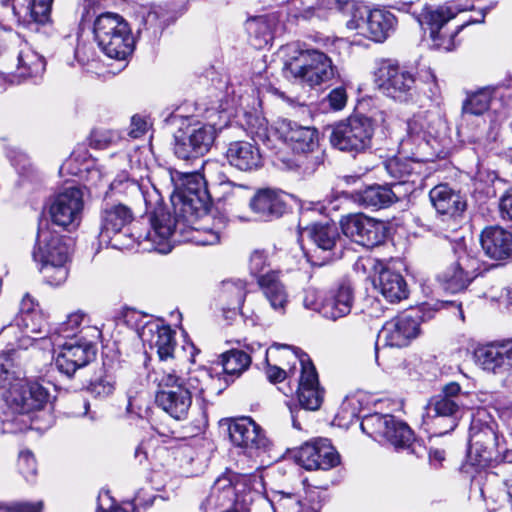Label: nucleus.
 <instances>
[{
	"mask_svg": "<svg viewBox=\"0 0 512 512\" xmlns=\"http://www.w3.org/2000/svg\"><path fill=\"white\" fill-rule=\"evenodd\" d=\"M112 195L123 197L131 202H143L146 213L150 214V229L138 236L139 244L162 254L171 251L173 228L184 231L203 215L207 208L208 191L198 174H187L182 186H176L171 194L174 217L163 207V197L150 179L137 181L125 173L117 175L110 184Z\"/></svg>",
	"mask_w": 512,
	"mask_h": 512,
	"instance_id": "1",
	"label": "nucleus"
},
{
	"mask_svg": "<svg viewBox=\"0 0 512 512\" xmlns=\"http://www.w3.org/2000/svg\"><path fill=\"white\" fill-rule=\"evenodd\" d=\"M0 390L7 409L15 414L40 411L49 402L48 390L25 377L14 348L0 352Z\"/></svg>",
	"mask_w": 512,
	"mask_h": 512,
	"instance_id": "2",
	"label": "nucleus"
},
{
	"mask_svg": "<svg viewBox=\"0 0 512 512\" xmlns=\"http://www.w3.org/2000/svg\"><path fill=\"white\" fill-rule=\"evenodd\" d=\"M40 272L51 286H60L69 276L71 239L49 229H40L32 253Z\"/></svg>",
	"mask_w": 512,
	"mask_h": 512,
	"instance_id": "3",
	"label": "nucleus"
},
{
	"mask_svg": "<svg viewBox=\"0 0 512 512\" xmlns=\"http://www.w3.org/2000/svg\"><path fill=\"white\" fill-rule=\"evenodd\" d=\"M427 88H419L412 73L390 60L383 61L376 73V81L385 95L401 103L416 102L421 92L429 99H436L440 90L436 77L428 72Z\"/></svg>",
	"mask_w": 512,
	"mask_h": 512,
	"instance_id": "4",
	"label": "nucleus"
},
{
	"mask_svg": "<svg viewBox=\"0 0 512 512\" xmlns=\"http://www.w3.org/2000/svg\"><path fill=\"white\" fill-rule=\"evenodd\" d=\"M94 39L101 51L116 60H125L135 47L128 22L113 12L101 13L93 24Z\"/></svg>",
	"mask_w": 512,
	"mask_h": 512,
	"instance_id": "5",
	"label": "nucleus"
},
{
	"mask_svg": "<svg viewBox=\"0 0 512 512\" xmlns=\"http://www.w3.org/2000/svg\"><path fill=\"white\" fill-rule=\"evenodd\" d=\"M150 380L157 384L155 402L164 412L176 420H185L192 405V393L187 380L170 371H154Z\"/></svg>",
	"mask_w": 512,
	"mask_h": 512,
	"instance_id": "6",
	"label": "nucleus"
},
{
	"mask_svg": "<svg viewBox=\"0 0 512 512\" xmlns=\"http://www.w3.org/2000/svg\"><path fill=\"white\" fill-rule=\"evenodd\" d=\"M284 73L289 79L315 87L333 79L336 68L325 53L317 49H302L285 62Z\"/></svg>",
	"mask_w": 512,
	"mask_h": 512,
	"instance_id": "7",
	"label": "nucleus"
},
{
	"mask_svg": "<svg viewBox=\"0 0 512 512\" xmlns=\"http://www.w3.org/2000/svg\"><path fill=\"white\" fill-rule=\"evenodd\" d=\"M183 120L181 126L174 134V154L183 160H191L204 156L211 148L217 131L214 126L203 124L200 121L183 117L173 113V123Z\"/></svg>",
	"mask_w": 512,
	"mask_h": 512,
	"instance_id": "8",
	"label": "nucleus"
},
{
	"mask_svg": "<svg viewBox=\"0 0 512 512\" xmlns=\"http://www.w3.org/2000/svg\"><path fill=\"white\" fill-rule=\"evenodd\" d=\"M411 13L422 29L430 31V37L434 46L445 51H452L455 48L454 38L466 23L458 25L453 31H447L445 25L455 16L458 11L448 6H410Z\"/></svg>",
	"mask_w": 512,
	"mask_h": 512,
	"instance_id": "9",
	"label": "nucleus"
},
{
	"mask_svg": "<svg viewBox=\"0 0 512 512\" xmlns=\"http://www.w3.org/2000/svg\"><path fill=\"white\" fill-rule=\"evenodd\" d=\"M373 135L372 120L363 115H354L334 125L330 142L336 149L356 156L371 148Z\"/></svg>",
	"mask_w": 512,
	"mask_h": 512,
	"instance_id": "10",
	"label": "nucleus"
},
{
	"mask_svg": "<svg viewBox=\"0 0 512 512\" xmlns=\"http://www.w3.org/2000/svg\"><path fill=\"white\" fill-rule=\"evenodd\" d=\"M228 436L233 446L243 451L242 465L250 462L254 453L266 452L271 445L264 430L251 417L226 418Z\"/></svg>",
	"mask_w": 512,
	"mask_h": 512,
	"instance_id": "11",
	"label": "nucleus"
},
{
	"mask_svg": "<svg viewBox=\"0 0 512 512\" xmlns=\"http://www.w3.org/2000/svg\"><path fill=\"white\" fill-rule=\"evenodd\" d=\"M133 218V212L127 205L106 203L100 214V241L118 250L129 248L133 240L123 231Z\"/></svg>",
	"mask_w": 512,
	"mask_h": 512,
	"instance_id": "12",
	"label": "nucleus"
},
{
	"mask_svg": "<svg viewBox=\"0 0 512 512\" xmlns=\"http://www.w3.org/2000/svg\"><path fill=\"white\" fill-rule=\"evenodd\" d=\"M49 341L55 351L58 349L55 358L56 368L68 378L86 366L96 354L92 342L85 338L62 340L59 336H50Z\"/></svg>",
	"mask_w": 512,
	"mask_h": 512,
	"instance_id": "13",
	"label": "nucleus"
},
{
	"mask_svg": "<svg viewBox=\"0 0 512 512\" xmlns=\"http://www.w3.org/2000/svg\"><path fill=\"white\" fill-rule=\"evenodd\" d=\"M141 318V322L137 324L136 330L139 338L144 345H148L151 349H155L160 361H168L175 358V350L177 347L175 339V331L170 326L165 325L160 319H147L135 311H131L126 318Z\"/></svg>",
	"mask_w": 512,
	"mask_h": 512,
	"instance_id": "14",
	"label": "nucleus"
},
{
	"mask_svg": "<svg viewBox=\"0 0 512 512\" xmlns=\"http://www.w3.org/2000/svg\"><path fill=\"white\" fill-rule=\"evenodd\" d=\"M83 207L81 189L76 186H68L52 198L49 214L52 222L60 227H76L80 223Z\"/></svg>",
	"mask_w": 512,
	"mask_h": 512,
	"instance_id": "15",
	"label": "nucleus"
},
{
	"mask_svg": "<svg viewBox=\"0 0 512 512\" xmlns=\"http://www.w3.org/2000/svg\"><path fill=\"white\" fill-rule=\"evenodd\" d=\"M294 362L301 366L297 395L302 408L315 411L320 408L323 401V390L319 387L318 374L310 357L305 352L295 350L292 353Z\"/></svg>",
	"mask_w": 512,
	"mask_h": 512,
	"instance_id": "16",
	"label": "nucleus"
},
{
	"mask_svg": "<svg viewBox=\"0 0 512 512\" xmlns=\"http://www.w3.org/2000/svg\"><path fill=\"white\" fill-rule=\"evenodd\" d=\"M340 224L345 236L364 247H375L385 239L384 225L364 214L347 215Z\"/></svg>",
	"mask_w": 512,
	"mask_h": 512,
	"instance_id": "17",
	"label": "nucleus"
},
{
	"mask_svg": "<svg viewBox=\"0 0 512 512\" xmlns=\"http://www.w3.org/2000/svg\"><path fill=\"white\" fill-rule=\"evenodd\" d=\"M306 470H329L340 463V456L328 439H316L303 444L296 455Z\"/></svg>",
	"mask_w": 512,
	"mask_h": 512,
	"instance_id": "18",
	"label": "nucleus"
},
{
	"mask_svg": "<svg viewBox=\"0 0 512 512\" xmlns=\"http://www.w3.org/2000/svg\"><path fill=\"white\" fill-rule=\"evenodd\" d=\"M276 131L294 153H313L319 147V133L314 127L303 126L290 119H280Z\"/></svg>",
	"mask_w": 512,
	"mask_h": 512,
	"instance_id": "19",
	"label": "nucleus"
},
{
	"mask_svg": "<svg viewBox=\"0 0 512 512\" xmlns=\"http://www.w3.org/2000/svg\"><path fill=\"white\" fill-rule=\"evenodd\" d=\"M474 358L484 371L504 375L512 370V340L479 346L474 351Z\"/></svg>",
	"mask_w": 512,
	"mask_h": 512,
	"instance_id": "20",
	"label": "nucleus"
},
{
	"mask_svg": "<svg viewBox=\"0 0 512 512\" xmlns=\"http://www.w3.org/2000/svg\"><path fill=\"white\" fill-rule=\"evenodd\" d=\"M22 327V336L17 338L16 345L10 344L11 349L15 350L27 348L32 344L33 341L46 340L50 338V330L48 329V323L42 313L26 314L20 316L16 320V324H9L3 327L1 334L10 335L15 334L18 328ZM8 348L5 352H8ZM17 359L19 358L18 351H16Z\"/></svg>",
	"mask_w": 512,
	"mask_h": 512,
	"instance_id": "21",
	"label": "nucleus"
},
{
	"mask_svg": "<svg viewBox=\"0 0 512 512\" xmlns=\"http://www.w3.org/2000/svg\"><path fill=\"white\" fill-rule=\"evenodd\" d=\"M494 428L480 420H473L470 426L468 457L474 465L484 466L491 459L497 446Z\"/></svg>",
	"mask_w": 512,
	"mask_h": 512,
	"instance_id": "22",
	"label": "nucleus"
},
{
	"mask_svg": "<svg viewBox=\"0 0 512 512\" xmlns=\"http://www.w3.org/2000/svg\"><path fill=\"white\" fill-rule=\"evenodd\" d=\"M53 0H1L3 7H11L17 22L27 28L50 21Z\"/></svg>",
	"mask_w": 512,
	"mask_h": 512,
	"instance_id": "23",
	"label": "nucleus"
},
{
	"mask_svg": "<svg viewBox=\"0 0 512 512\" xmlns=\"http://www.w3.org/2000/svg\"><path fill=\"white\" fill-rule=\"evenodd\" d=\"M419 334V322L410 315L402 314L387 321L379 333V339L390 347H404Z\"/></svg>",
	"mask_w": 512,
	"mask_h": 512,
	"instance_id": "24",
	"label": "nucleus"
},
{
	"mask_svg": "<svg viewBox=\"0 0 512 512\" xmlns=\"http://www.w3.org/2000/svg\"><path fill=\"white\" fill-rule=\"evenodd\" d=\"M137 33L149 40L157 39L168 25L169 10L156 4L139 5L135 10Z\"/></svg>",
	"mask_w": 512,
	"mask_h": 512,
	"instance_id": "25",
	"label": "nucleus"
},
{
	"mask_svg": "<svg viewBox=\"0 0 512 512\" xmlns=\"http://www.w3.org/2000/svg\"><path fill=\"white\" fill-rule=\"evenodd\" d=\"M480 244L486 256L502 261L512 257V232L498 225L485 227Z\"/></svg>",
	"mask_w": 512,
	"mask_h": 512,
	"instance_id": "26",
	"label": "nucleus"
},
{
	"mask_svg": "<svg viewBox=\"0 0 512 512\" xmlns=\"http://www.w3.org/2000/svg\"><path fill=\"white\" fill-rule=\"evenodd\" d=\"M395 25V16L391 12L382 9L370 10L366 19L362 20V24L355 20L348 22L349 28L356 29L364 26L367 37L375 42H384L394 31Z\"/></svg>",
	"mask_w": 512,
	"mask_h": 512,
	"instance_id": "27",
	"label": "nucleus"
},
{
	"mask_svg": "<svg viewBox=\"0 0 512 512\" xmlns=\"http://www.w3.org/2000/svg\"><path fill=\"white\" fill-rule=\"evenodd\" d=\"M354 304V289L349 283H341L328 291L323 299L322 316L338 320L347 316Z\"/></svg>",
	"mask_w": 512,
	"mask_h": 512,
	"instance_id": "28",
	"label": "nucleus"
},
{
	"mask_svg": "<svg viewBox=\"0 0 512 512\" xmlns=\"http://www.w3.org/2000/svg\"><path fill=\"white\" fill-rule=\"evenodd\" d=\"M429 198L438 214L451 218L462 215L467 207L466 200L460 192L447 184H439L432 188Z\"/></svg>",
	"mask_w": 512,
	"mask_h": 512,
	"instance_id": "29",
	"label": "nucleus"
},
{
	"mask_svg": "<svg viewBox=\"0 0 512 512\" xmlns=\"http://www.w3.org/2000/svg\"><path fill=\"white\" fill-rule=\"evenodd\" d=\"M284 196V193L275 189H260L251 198L249 205L261 219L272 220L286 212L287 204Z\"/></svg>",
	"mask_w": 512,
	"mask_h": 512,
	"instance_id": "30",
	"label": "nucleus"
},
{
	"mask_svg": "<svg viewBox=\"0 0 512 512\" xmlns=\"http://www.w3.org/2000/svg\"><path fill=\"white\" fill-rule=\"evenodd\" d=\"M45 60L28 43H22L17 53L15 71L12 73V82L20 83L22 80L40 77L45 71Z\"/></svg>",
	"mask_w": 512,
	"mask_h": 512,
	"instance_id": "31",
	"label": "nucleus"
},
{
	"mask_svg": "<svg viewBox=\"0 0 512 512\" xmlns=\"http://www.w3.org/2000/svg\"><path fill=\"white\" fill-rule=\"evenodd\" d=\"M276 25L277 17L273 14L249 17L245 22L249 43L256 49L266 47L274 38Z\"/></svg>",
	"mask_w": 512,
	"mask_h": 512,
	"instance_id": "32",
	"label": "nucleus"
},
{
	"mask_svg": "<svg viewBox=\"0 0 512 512\" xmlns=\"http://www.w3.org/2000/svg\"><path fill=\"white\" fill-rule=\"evenodd\" d=\"M258 287L270 304V307L284 314L288 305V292L280 280V272H270L259 280Z\"/></svg>",
	"mask_w": 512,
	"mask_h": 512,
	"instance_id": "33",
	"label": "nucleus"
},
{
	"mask_svg": "<svg viewBox=\"0 0 512 512\" xmlns=\"http://www.w3.org/2000/svg\"><path fill=\"white\" fill-rule=\"evenodd\" d=\"M376 288L391 303H397L408 297V286L404 277L396 271L385 268L378 276Z\"/></svg>",
	"mask_w": 512,
	"mask_h": 512,
	"instance_id": "34",
	"label": "nucleus"
},
{
	"mask_svg": "<svg viewBox=\"0 0 512 512\" xmlns=\"http://www.w3.org/2000/svg\"><path fill=\"white\" fill-rule=\"evenodd\" d=\"M302 236H307L315 245L317 250L328 252L325 260L331 259V252L336 247L340 234L334 223H316L307 226L301 231Z\"/></svg>",
	"mask_w": 512,
	"mask_h": 512,
	"instance_id": "35",
	"label": "nucleus"
},
{
	"mask_svg": "<svg viewBox=\"0 0 512 512\" xmlns=\"http://www.w3.org/2000/svg\"><path fill=\"white\" fill-rule=\"evenodd\" d=\"M230 164L239 170L249 171L261 165V155L258 148L244 141L231 143L226 152Z\"/></svg>",
	"mask_w": 512,
	"mask_h": 512,
	"instance_id": "36",
	"label": "nucleus"
},
{
	"mask_svg": "<svg viewBox=\"0 0 512 512\" xmlns=\"http://www.w3.org/2000/svg\"><path fill=\"white\" fill-rule=\"evenodd\" d=\"M391 185H374L357 194V201L367 208L381 209L397 202L400 197Z\"/></svg>",
	"mask_w": 512,
	"mask_h": 512,
	"instance_id": "37",
	"label": "nucleus"
},
{
	"mask_svg": "<svg viewBox=\"0 0 512 512\" xmlns=\"http://www.w3.org/2000/svg\"><path fill=\"white\" fill-rule=\"evenodd\" d=\"M463 407L462 400H453L438 394L431 398L427 409L430 417L447 418L450 424L449 430H453L457 426V419Z\"/></svg>",
	"mask_w": 512,
	"mask_h": 512,
	"instance_id": "38",
	"label": "nucleus"
},
{
	"mask_svg": "<svg viewBox=\"0 0 512 512\" xmlns=\"http://www.w3.org/2000/svg\"><path fill=\"white\" fill-rule=\"evenodd\" d=\"M389 422L382 442L390 443L396 449H410L414 443V433L410 427L395 416Z\"/></svg>",
	"mask_w": 512,
	"mask_h": 512,
	"instance_id": "39",
	"label": "nucleus"
},
{
	"mask_svg": "<svg viewBox=\"0 0 512 512\" xmlns=\"http://www.w3.org/2000/svg\"><path fill=\"white\" fill-rule=\"evenodd\" d=\"M497 90V87L487 86L474 93L468 94L462 105V114L475 116L482 115L489 109L493 96L496 94Z\"/></svg>",
	"mask_w": 512,
	"mask_h": 512,
	"instance_id": "40",
	"label": "nucleus"
},
{
	"mask_svg": "<svg viewBox=\"0 0 512 512\" xmlns=\"http://www.w3.org/2000/svg\"><path fill=\"white\" fill-rule=\"evenodd\" d=\"M251 365V357L243 350H226V386L235 382Z\"/></svg>",
	"mask_w": 512,
	"mask_h": 512,
	"instance_id": "41",
	"label": "nucleus"
},
{
	"mask_svg": "<svg viewBox=\"0 0 512 512\" xmlns=\"http://www.w3.org/2000/svg\"><path fill=\"white\" fill-rule=\"evenodd\" d=\"M437 279L443 289L451 293H457L465 290L475 278L466 275L465 272L452 264L445 271L440 273Z\"/></svg>",
	"mask_w": 512,
	"mask_h": 512,
	"instance_id": "42",
	"label": "nucleus"
},
{
	"mask_svg": "<svg viewBox=\"0 0 512 512\" xmlns=\"http://www.w3.org/2000/svg\"><path fill=\"white\" fill-rule=\"evenodd\" d=\"M209 204H210V196L208 195L207 208H206V211H205V213L203 215H200L195 220V222L191 226H187L184 231H181L178 228L177 229L173 228V234H172V237H171V249L173 248V244L174 243L180 242V241H186V240L195 241L196 243H198L200 245H215V244H218L220 242V234H219V232H216V231H213V230L206 231L203 238H197L194 235H191V236L188 235L190 233V231L197 230V228L194 227V225L196 224V222H197V220L199 218H201V217H203V216H205L207 214L208 209H209Z\"/></svg>",
	"mask_w": 512,
	"mask_h": 512,
	"instance_id": "43",
	"label": "nucleus"
},
{
	"mask_svg": "<svg viewBox=\"0 0 512 512\" xmlns=\"http://www.w3.org/2000/svg\"><path fill=\"white\" fill-rule=\"evenodd\" d=\"M393 421V415L373 413L362 418L360 427L364 433L376 441L382 442L387 426Z\"/></svg>",
	"mask_w": 512,
	"mask_h": 512,
	"instance_id": "44",
	"label": "nucleus"
},
{
	"mask_svg": "<svg viewBox=\"0 0 512 512\" xmlns=\"http://www.w3.org/2000/svg\"><path fill=\"white\" fill-rule=\"evenodd\" d=\"M417 163L408 161V160H400V159H392L386 164V169L388 173L393 177L396 182L390 184L393 188L397 189L401 185H406L409 182H414L411 179L414 175V166Z\"/></svg>",
	"mask_w": 512,
	"mask_h": 512,
	"instance_id": "45",
	"label": "nucleus"
},
{
	"mask_svg": "<svg viewBox=\"0 0 512 512\" xmlns=\"http://www.w3.org/2000/svg\"><path fill=\"white\" fill-rule=\"evenodd\" d=\"M248 271L259 283V280L268 275L270 272H280L279 270H271L268 253L264 249L253 250L248 258Z\"/></svg>",
	"mask_w": 512,
	"mask_h": 512,
	"instance_id": "46",
	"label": "nucleus"
},
{
	"mask_svg": "<svg viewBox=\"0 0 512 512\" xmlns=\"http://www.w3.org/2000/svg\"><path fill=\"white\" fill-rule=\"evenodd\" d=\"M86 314L83 311H76L67 316V320L60 323L50 336H59L62 340L80 338L77 334L78 328L84 322Z\"/></svg>",
	"mask_w": 512,
	"mask_h": 512,
	"instance_id": "47",
	"label": "nucleus"
},
{
	"mask_svg": "<svg viewBox=\"0 0 512 512\" xmlns=\"http://www.w3.org/2000/svg\"><path fill=\"white\" fill-rule=\"evenodd\" d=\"M116 381L110 374H102L92 378L86 387L88 393L94 398L105 399L113 395Z\"/></svg>",
	"mask_w": 512,
	"mask_h": 512,
	"instance_id": "48",
	"label": "nucleus"
},
{
	"mask_svg": "<svg viewBox=\"0 0 512 512\" xmlns=\"http://www.w3.org/2000/svg\"><path fill=\"white\" fill-rule=\"evenodd\" d=\"M456 261L453 263L460 269L465 272L466 275L476 278L481 272V261L470 251L467 250L466 247L459 246L455 250Z\"/></svg>",
	"mask_w": 512,
	"mask_h": 512,
	"instance_id": "49",
	"label": "nucleus"
},
{
	"mask_svg": "<svg viewBox=\"0 0 512 512\" xmlns=\"http://www.w3.org/2000/svg\"><path fill=\"white\" fill-rule=\"evenodd\" d=\"M226 293L229 295L228 310L240 312L247 294L246 282L240 279L226 281Z\"/></svg>",
	"mask_w": 512,
	"mask_h": 512,
	"instance_id": "50",
	"label": "nucleus"
},
{
	"mask_svg": "<svg viewBox=\"0 0 512 512\" xmlns=\"http://www.w3.org/2000/svg\"><path fill=\"white\" fill-rule=\"evenodd\" d=\"M273 347L291 349V352L288 355V358H289L288 364L290 365V367L288 368V371H286L285 369L280 368L276 365L268 364L266 367V375H267V378L269 379V381L273 382V383H278V382H282L289 374H292V375L295 374L296 364L298 362H294L292 353H294L295 350L298 352H302V351L298 348L289 347L288 345H284V344H274Z\"/></svg>",
	"mask_w": 512,
	"mask_h": 512,
	"instance_id": "51",
	"label": "nucleus"
},
{
	"mask_svg": "<svg viewBox=\"0 0 512 512\" xmlns=\"http://www.w3.org/2000/svg\"><path fill=\"white\" fill-rule=\"evenodd\" d=\"M72 173L90 185H97L103 178V172L96 159H88L83 163L82 168L72 169Z\"/></svg>",
	"mask_w": 512,
	"mask_h": 512,
	"instance_id": "52",
	"label": "nucleus"
},
{
	"mask_svg": "<svg viewBox=\"0 0 512 512\" xmlns=\"http://www.w3.org/2000/svg\"><path fill=\"white\" fill-rule=\"evenodd\" d=\"M494 469L493 474L502 479L506 492L512 500V452L507 453L503 461L498 463Z\"/></svg>",
	"mask_w": 512,
	"mask_h": 512,
	"instance_id": "53",
	"label": "nucleus"
},
{
	"mask_svg": "<svg viewBox=\"0 0 512 512\" xmlns=\"http://www.w3.org/2000/svg\"><path fill=\"white\" fill-rule=\"evenodd\" d=\"M88 159H94L91 157L87 149L83 146L76 148L69 158L62 164L60 172H66L67 174L73 175L72 169L82 168L83 163Z\"/></svg>",
	"mask_w": 512,
	"mask_h": 512,
	"instance_id": "54",
	"label": "nucleus"
},
{
	"mask_svg": "<svg viewBox=\"0 0 512 512\" xmlns=\"http://www.w3.org/2000/svg\"><path fill=\"white\" fill-rule=\"evenodd\" d=\"M246 124L250 133L257 139L265 141L268 139V122L257 114H246Z\"/></svg>",
	"mask_w": 512,
	"mask_h": 512,
	"instance_id": "55",
	"label": "nucleus"
},
{
	"mask_svg": "<svg viewBox=\"0 0 512 512\" xmlns=\"http://www.w3.org/2000/svg\"><path fill=\"white\" fill-rule=\"evenodd\" d=\"M18 469L27 481H32L37 472L34 455L30 451H22L18 458Z\"/></svg>",
	"mask_w": 512,
	"mask_h": 512,
	"instance_id": "56",
	"label": "nucleus"
},
{
	"mask_svg": "<svg viewBox=\"0 0 512 512\" xmlns=\"http://www.w3.org/2000/svg\"><path fill=\"white\" fill-rule=\"evenodd\" d=\"M408 137L413 140H425L426 121L423 116L417 115L407 122Z\"/></svg>",
	"mask_w": 512,
	"mask_h": 512,
	"instance_id": "57",
	"label": "nucleus"
},
{
	"mask_svg": "<svg viewBox=\"0 0 512 512\" xmlns=\"http://www.w3.org/2000/svg\"><path fill=\"white\" fill-rule=\"evenodd\" d=\"M303 305L305 308L316 311L322 315L323 299L320 300L317 289L309 287L304 290Z\"/></svg>",
	"mask_w": 512,
	"mask_h": 512,
	"instance_id": "58",
	"label": "nucleus"
},
{
	"mask_svg": "<svg viewBox=\"0 0 512 512\" xmlns=\"http://www.w3.org/2000/svg\"><path fill=\"white\" fill-rule=\"evenodd\" d=\"M326 100L333 110H341L347 102L346 90L343 87L335 88L327 95Z\"/></svg>",
	"mask_w": 512,
	"mask_h": 512,
	"instance_id": "59",
	"label": "nucleus"
},
{
	"mask_svg": "<svg viewBox=\"0 0 512 512\" xmlns=\"http://www.w3.org/2000/svg\"><path fill=\"white\" fill-rule=\"evenodd\" d=\"M114 135L107 130H94L90 135V145L96 149H104L112 142Z\"/></svg>",
	"mask_w": 512,
	"mask_h": 512,
	"instance_id": "60",
	"label": "nucleus"
},
{
	"mask_svg": "<svg viewBox=\"0 0 512 512\" xmlns=\"http://www.w3.org/2000/svg\"><path fill=\"white\" fill-rule=\"evenodd\" d=\"M42 507V502L17 503L12 506L0 505V512H40Z\"/></svg>",
	"mask_w": 512,
	"mask_h": 512,
	"instance_id": "61",
	"label": "nucleus"
},
{
	"mask_svg": "<svg viewBox=\"0 0 512 512\" xmlns=\"http://www.w3.org/2000/svg\"><path fill=\"white\" fill-rule=\"evenodd\" d=\"M148 130L147 121L140 116H133L131 118V124L129 129V136L132 138H140Z\"/></svg>",
	"mask_w": 512,
	"mask_h": 512,
	"instance_id": "62",
	"label": "nucleus"
},
{
	"mask_svg": "<svg viewBox=\"0 0 512 512\" xmlns=\"http://www.w3.org/2000/svg\"><path fill=\"white\" fill-rule=\"evenodd\" d=\"M499 208L504 219L512 221V188H509L500 198Z\"/></svg>",
	"mask_w": 512,
	"mask_h": 512,
	"instance_id": "63",
	"label": "nucleus"
},
{
	"mask_svg": "<svg viewBox=\"0 0 512 512\" xmlns=\"http://www.w3.org/2000/svg\"><path fill=\"white\" fill-rule=\"evenodd\" d=\"M440 395L445 396L446 398H452L453 400H461L463 395L461 394V387L456 382H451L447 384Z\"/></svg>",
	"mask_w": 512,
	"mask_h": 512,
	"instance_id": "64",
	"label": "nucleus"
}]
</instances>
